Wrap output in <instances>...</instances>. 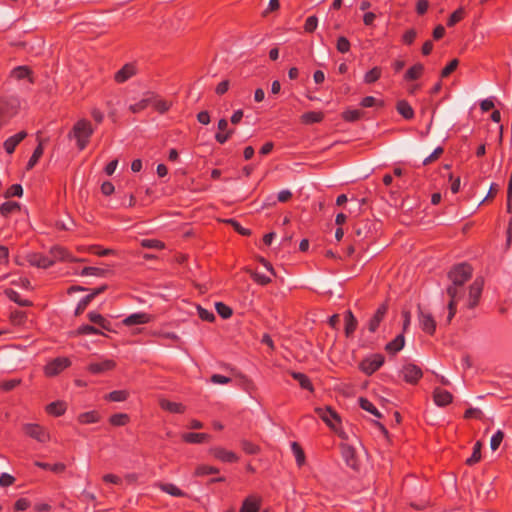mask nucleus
<instances>
[{
  "label": "nucleus",
  "mask_w": 512,
  "mask_h": 512,
  "mask_svg": "<svg viewBox=\"0 0 512 512\" xmlns=\"http://www.w3.org/2000/svg\"><path fill=\"white\" fill-rule=\"evenodd\" d=\"M480 459H481V443L476 442L473 447L472 455L469 458H467L466 464L469 466H472V465L478 463L480 461Z\"/></svg>",
  "instance_id": "obj_50"
},
{
  "label": "nucleus",
  "mask_w": 512,
  "mask_h": 512,
  "mask_svg": "<svg viewBox=\"0 0 512 512\" xmlns=\"http://www.w3.org/2000/svg\"><path fill=\"white\" fill-rule=\"evenodd\" d=\"M137 72L138 69L135 63H127L114 74V80L118 84L125 83L135 76Z\"/></svg>",
  "instance_id": "obj_13"
},
{
  "label": "nucleus",
  "mask_w": 512,
  "mask_h": 512,
  "mask_svg": "<svg viewBox=\"0 0 512 512\" xmlns=\"http://www.w3.org/2000/svg\"><path fill=\"white\" fill-rule=\"evenodd\" d=\"M20 102L16 97L0 99V130L18 113Z\"/></svg>",
  "instance_id": "obj_3"
},
{
  "label": "nucleus",
  "mask_w": 512,
  "mask_h": 512,
  "mask_svg": "<svg viewBox=\"0 0 512 512\" xmlns=\"http://www.w3.org/2000/svg\"><path fill=\"white\" fill-rule=\"evenodd\" d=\"M35 465L41 469L49 470L54 473H62L66 469V466L63 463L49 464V463H45V462L36 461Z\"/></svg>",
  "instance_id": "obj_42"
},
{
  "label": "nucleus",
  "mask_w": 512,
  "mask_h": 512,
  "mask_svg": "<svg viewBox=\"0 0 512 512\" xmlns=\"http://www.w3.org/2000/svg\"><path fill=\"white\" fill-rule=\"evenodd\" d=\"M198 316L201 320L207 322H213L215 320V315L212 311L207 310L201 306H198Z\"/></svg>",
  "instance_id": "obj_60"
},
{
  "label": "nucleus",
  "mask_w": 512,
  "mask_h": 512,
  "mask_svg": "<svg viewBox=\"0 0 512 512\" xmlns=\"http://www.w3.org/2000/svg\"><path fill=\"white\" fill-rule=\"evenodd\" d=\"M504 439V432L502 430H497L491 437V440H490V448L491 450L493 451H496L501 442L503 441Z\"/></svg>",
  "instance_id": "obj_55"
},
{
  "label": "nucleus",
  "mask_w": 512,
  "mask_h": 512,
  "mask_svg": "<svg viewBox=\"0 0 512 512\" xmlns=\"http://www.w3.org/2000/svg\"><path fill=\"white\" fill-rule=\"evenodd\" d=\"M31 503L28 499L26 498H19L15 504H14V510L15 511H25L26 509H28L30 507Z\"/></svg>",
  "instance_id": "obj_64"
},
{
  "label": "nucleus",
  "mask_w": 512,
  "mask_h": 512,
  "mask_svg": "<svg viewBox=\"0 0 512 512\" xmlns=\"http://www.w3.org/2000/svg\"><path fill=\"white\" fill-rule=\"evenodd\" d=\"M359 406H360L363 410H365V411H367V412L371 413V414H372L374 417H376V418H381V417H382V414H381V413H380V411L375 407V405H374L371 401H369L368 399H366V398H363V397L359 398Z\"/></svg>",
  "instance_id": "obj_37"
},
{
  "label": "nucleus",
  "mask_w": 512,
  "mask_h": 512,
  "mask_svg": "<svg viewBox=\"0 0 512 512\" xmlns=\"http://www.w3.org/2000/svg\"><path fill=\"white\" fill-rule=\"evenodd\" d=\"M384 363V357L381 354H374L367 357L360 363V369L367 375L376 372Z\"/></svg>",
  "instance_id": "obj_9"
},
{
  "label": "nucleus",
  "mask_w": 512,
  "mask_h": 512,
  "mask_svg": "<svg viewBox=\"0 0 512 512\" xmlns=\"http://www.w3.org/2000/svg\"><path fill=\"white\" fill-rule=\"evenodd\" d=\"M240 445H241V448L242 450L246 453V454H249V455H254V454H257L259 453L260 451V448L258 445L252 443L251 441L249 440H242L240 442Z\"/></svg>",
  "instance_id": "obj_52"
},
{
  "label": "nucleus",
  "mask_w": 512,
  "mask_h": 512,
  "mask_svg": "<svg viewBox=\"0 0 512 512\" xmlns=\"http://www.w3.org/2000/svg\"><path fill=\"white\" fill-rule=\"evenodd\" d=\"M159 489L174 497H184L185 493L172 483H159Z\"/></svg>",
  "instance_id": "obj_32"
},
{
  "label": "nucleus",
  "mask_w": 512,
  "mask_h": 512,
  "mask_svg": "<svg viewBox=\"0 0 512 512\" xmlns=\"http://www.w3.org/2000/svg\"><path fill=\"white\" fill-rule=\"evenodd\" d=\"M130 421V417L126 413H116L110 416L109 423L113 426H125Z\"/></svg>",
  "instance_id": "obj_41"
},
{
  "label": "nucleus",
  "mask_w": 512,
  "mask_h": 512,
  "mask_svg": "<svg viewBox=\"0 0 512 512\" xmlns=\"http://www.w3.org/2000/svg\"><path fill=\"white\" fill-rule=\"evenodd\" d=\"M209 453L214 458L224 463H235L239 460V457L236 455V453L226 450L220 446L210 448Z\"/></svg>",
  "instance_id": "obj_11"
},
{
  "label": "nucleus",
  "mask_w": 512,
  "mask_h": 512,
  "mask_svg": "<svg viewBox=\"0 0 512 512\" xmlns=\"http://www.w3.org/2000/svg\"><path fill=\"white\" fill-rule=\"evenodd\" d=\"M405 344V338L403 334L397 335L392 341L388 342L385 346V350L388 353L396 354L403 349Z\"/></svg>",
  "instance_id": "obj_25"
},
{
  "label": "nucleus",
  "mask_w": 512,
  "mask_h": 512,
  "mask_svg": "<svg viewBox=\"0 0 512 512\" xmlns=\"http://www.w3.org/2000/svg\"><path fill=\"white\" fill-rule=\"evenodd\" d=\"M26 137L27 133L25 131H20L15 135L7 138L3 143L4 150L8 154H12L15 151L18 144L22 142Z\"/></svg>",
  "instance_id": "obj_18"
},
{
  "label": "nucleus",
  "mask_w": 512,
  "mask_h": 512,
  "mask_svg": "<svg viewBox=\"0 0 512 512\" xmlns=\"http://www.w3.org/2000/svg\"><path fill=\"white\" fill-rule=\"evenodd\" d=\"M93 133L94 129L91 123L86 119H81L74 124L69 136L76 139L77 147L82 151L87 147Z\"/></svg>",
  "instance_id": "obj_2"
},
{
  "label": "nucleus",
  "mask_w": 512,
  "mask_h": 512,
  "mask_svg": "<svg viewBox=\"0 0 512 512\" xmlns=\"http://www.w3.org/2000/svg\"><path fill=\"white\" fill-rule=\"evenodd\" d=\"M382 75V69L378 66L373 67L371 70L367 71L364 75V82L366 84H372L380 79Z\"/></svg>",
  "instance_id": "obj_44"
},
{
  "label": "nucleus",
  "mask_w": 512,
  "mask_h": 512,
  "mask_svg": "<svg viewBox=\"0 0 512 512\" xmlns=\"http://www.w3.org/2000/svg\"><path fill=\"white\" fill-rule=\"evenodd\" d=\"M37 141H38V145L35 148L32 156L30 157V159L27 163V167H26L27 170H31L37 164V162L43 155V152H44L43 140L39 136H37Z\"/></svg>",
  "instance_id": "obj_26"
},
{
  "label": "nucleus",
  "mask_w": 512,
  "mask_h": 512,
  "mask_svg": "<svg viewBox=\"0 0 512 512\" xmlns=\"http://www.w3.org/2000/svg\"><path fill=\"white\" fill-rule=\"evenodd\" d=\"M149 106H151L150 92H146L140 101L129 106V110L132 113H139Z\"/></svg>",
  "instance_id": "obj_30"
},
{
  "label": "nucleus",
  "mask_w": 512,
  "mask_h": 512,
  "mask_svg": "<svg viewBox=\"0 0 512 512\" xmlns=\"http://www.w3.org/2000/svg\"><path fill=\"white\" fill-rule=\"evenodd\" d=\"M364 112L359 109H347L342 113V119L346 122H355L361 119Z\"/></svg>",
  "instance_id": "obj_40"
},
{
  "label": "nucleus",
  "mask_w": 512,
  "mask_h": 512,
  "mask_svg": "<svg viewBox=\"0 0 512 512\" xmlns=\"http://www.w3.org/2000/svg\"><path fill=\"white\" fill-rule=\"evenodd\" d=\"M360 105L364 108H370L373 106L383 107L384 101L378 100V99L374 98L373 96H366L361 100Z\"/></svg>",
  "instance_id": "obj_53"
},
{
  "label": "nucleus",
  "mask_w": 512,
  "mask_h": 512,
  "mask_svg": "<svg viewBox=\"0 0 512 512\" xmlns=\"http://www.w3.org/2000/svg\"><path fill=\"white\" fill-rule=\"evenodd\" d=\"M140 245L147 249L162 250L165 248V243L158 239H142Z\"/></svg>",
  "instance_id": "obj_47"
},
{
  "label": "nucleus",
  "mask_w": 512,
  "mask_h": 512,
  "mask_svg": "<svg viewBox=\"0 0 512 512\" xmlns=\"http://www.w3.org/2000/svg\"><path fill=\"white\" fill-rule=\"evenodd\" d=\"M183 441L190 444H200L209 441L210 435L206 433L189 432L182 435Z\"/></svg>",
  "instance_id": "obj_22"
},
{
  "label": "nucleus",
  "mask_w": 512,
  "mask_h": 512,
  "mask_svg": "<svg viewBox=\"0 0 512 512\" xmlns=\"http://www.w3.org/2000/svg\"><path fill=\"white\" fill-rule=\"evenodd\" d=\"M51 260H54V263L57 261H66V262H84L85 259H77L71 255V253L64 247L54 246L50 249Z\"/></svg>",
  "instance_id": "obj_10"
},
{
  "label": "nucleus",
  "mask_w": 512,
  "mask_h": 512,
  "mask_svg": "<svg viewBox=\"0 0 512 512\" xmlns=\"http://www.w3.org/2000/svg\"><path fill=\"white\" fill-rule=\"evenodd\" d=\"M418 322L423 332L433 335L436 331V321L433 315L418 307Z\"/></svg>",
  "instance_id": "obj_7"
},
{
  "label": "nucleus",
  "mask_w": 512,
  "mask_h": 512,
  "mask_svg": "<svg viewBox=\"0 0 512 512\" xmlns=\"http://www.w3.org/2000/svg\"><path fill=\"white\" fill-rule=\"evenodd\" d=\"M160 407L171 413H184L185 406L182 403L172 402L166 399L160 401Z\"/></svg>",
  "instance_id": "obj_27"
},
{
  "label": "nucleus",
  "mask_w": 512,
  "mask_h": 512,
  "mask_svg": "<svg viewBox=\"0 0 512 512\" xmlns=\"http://www.w3.org/2000/svg\"><path fill=\"white\" fill-rule=\"evenodd\" d=\"M251 278L253 279L254 282L262 286L267 285L271 282L270 277L257 271L251 272Z\"/></svg>",
  "instance_id": "obj_59"
},
{
  "label": "nucleus",
  "mask_w": 512,
  "mask_h": 512,
  "mask_svg": "<svg viewBox=\"0 0 512 512\" xmlns=\"http://www.w3.org/2000/svg\"><path fill=\"white\" fill-rule=\"evenodd\" d=\"M354 233L356 234L359 240H364L368 237L370 233L369 223L368 221H360L354 226Z\"/></svg>",
  "instance_id": "obj_35"
},
{
  "label": "nucleus",
  "mask_w": 512,
  "mask_h": 512,
  "mask_svg": "<svg viewBox=\"0 0 512 512\" xmlns=\"http://www.w3.org/2000/svg\"><path fill=\"white\" fill-rule=\"evenodd\" d=\"M215 308H216L217 313L223 319H228V318H230L232 316V313H233L232 309L228 305H226V304H224L222 302H217L215 304Z\"/></svg>",
  "instance_id": "obj_54"
},
{
  "label": "nucleus",
  "mask_w": 512,
  "mask_h": 512,
  "mask_svg": "<svg viewBox=\"0 0 512 512\" xmlns=\"http://www.w3.org/2000/svg\"><path fill=\"white\" fill-rule=\"evenodd\" d=\"M20 210V205L15 201H6L0 206V214L7 217Z\"/></svg>",
  "instance_id": "obj_36"
},
{
  "label": "nucleus",
  "mask_w": 512,
  "mask_h": 512,
  "mask_svg": "<svg viewBox=\"0 0 512 512\" xmlns=\"http://www.w3.org/2000/svg\"><path fill=\"white\" fill-rule=\"evenodd\" d=\"M21 384V379H10L4 380L0 382V389L2 391L8 392L16 388Z\"/></svg>",
  "instance_id": "obj_58"
},
{
  "label": "nucleus",
  "mask_w": 512,
  "mask_h": 512,
  "mask_svg": "<svg viewBox=\"0 0 512 512\" xmlns=\"http://www.w3.org/2000/svg\"><path fill=\"white\" fill-rule=\"evenodd\" d=\"M5 294L11 301L19 304L22 307H29L32 304L31 301L27 299H22L21 295L13 289H7L5 291Z\"/></svg>",
  "instance_id": "obj_39"
},
{
  "label": "nucleus",
  "mask_w": 512,
  "mask_h": 512,
  "mask_svg": "<svg viewBox=\"0 0 512 512\" xmlns=\"http://www.w3.org/2000/svg\"><path fill=\"white\" fill-rule=\"evenodd\" d=\"M291 450H292L293 455L295 456V460H296L298 467L303 466L305 464L306 458H305V453H304L302 447L300 446V444L297 442H292Z\"/></svg>",
  "instance_id": "obj_38"
},
{
  "label": "nucleus",
  "mask_w": 512,
  "mask_h": 512,
  "mask_svg": "<svg viewBox=\"0 0 512 512\" xmlns=\"http://www.w3.org/2000/svg\"><path fill=\"white\" fill-rule=\"evenodd\" d=\"M78 422L81 424H92L100 420V415L97 411H88L78 415Z\"/></svg>",
  "instance_id": "obj_34"
},
{
  "label": "nucleus",
  "mask_w": 512,
  "mask_h": 512,
  "mask_svg": "<svg viewBox=\"0 0 512 512\" xmlns=\"http://www.w3.org/2000/svg\"><path fill=\"white\" fill-rule=\"evenodd\" d=\"M403 380L409 384H416L423 376L419 366L413 363L405 364L401 369Z\"/></svg>",
  "instance_id": "obj_8"
},
{
  "label": "nucleus",
  "mask_w": 512,
  "mask_h": 512,
  "mask_svg": "<svg viewBox=\"0 0 512 512\" xmlns=\"http://www.w3.org/2000/svg\"><path fill=\"white\" fill-rule=\"evenodd\" d=\"M344 321H345V335L346 337H351L358 325L357 319L355 318L354 314L351 310H347L344 314Z\"/></svg>",
  "instance_id": "obj_21"
},
{
  "label": "nucleus",
  "mask_w": 512,
  "mask_h": 512,
  "mask_svg": "<svg viewBox=\"0 0 512 512\" xmlns=\"http://www.w3.org/2000/svg\"><path fill=\"white\" fill-rule=\"evenodd\" d=\"M217 473H219V469L217 467L206 465V464H201L196 467V469L194 471V476L200 477V476H206V475L217 474Z\"/></svg>",
  "instance_id": "obj_43"
},
{
  "label": "nucleus",
  "mask_w": 512,
  "mask_h": 512,
  "mask_svg": "<svg viewBox=\"0 0 512 512\" xmlns=\"http://www.w3.org/2000/svg\"><path fill=\"white\" fill-rule=\"evenodd\" d=\"M350 46V42L346 37L340 36L337 39L336 48L340 53H347L350 50Z\"/></svg>",
  "instance_id": "obj_62"
},
{
  "label": "nucleus",
  "mask_w": 512,
  "mask_h": 512,
  "mask_svg": "<svg viewBox=\"0 0 512 512\" xmlns=\"http://www.w3.org/2000/svg\"><path fill=\"white\" fill-rule=\"evenodd\" d=\"M151 321V316L144 312H138L133 313L129 316H127L123 320V324L126 326H133V325H139V324H146Z\"/></svg>",
  "instance_id": "obj_20"
},
{
  "label": "nucleus",
  "mask_w": 512,
  "mask_h": 512,
  "mask_svg": "<svg viewBox=\"0 0 512 512\" xmlns=\"http://www.w3.org/2000/svg\"><path fill=\"white\" fill-rule=\"evenodd\" d=\"M473 269L467 263H461L454 266L448 273L451 285L447 288V294L450 297L448 303L447 323L449 324L456 314V305L458 299L463 295V285L471 278Z\"/></svg>",
  "instance_id": "obj_1"
},
{
  "label": "nucleus",
  "mask_w": 512,
  "mask_h": 512,
  "mask_svg": "<svg viewBox=\"0 0 512 512\" xmlns=\"http://www.w3.org/2000/svg\"><path fill=\"white\" fill-rule=\"evenodd\" d=\"M128 396L129 392L126 390H114L106 396V399L112 402H123Z\"/></svg>",
  "instance_id": "obj_48"
},
{
  "label": "nucleus",
  "mask_w": 512,
  "mask_h": 512,
  "mask_svg": "<svg viewBox=\"0 0 512 512\" xmlns=\"http://www.w3.org/2000/svg\"><path fill=\"white\" fill-rule=\"evenodd\" d=\"M424 72V66L421 63L414 64L412 67H410L405 75L404 79L406 81H413L419 79Z\"/></svg>",
  "instance_id": "obj_28"
},
{
  "label": "nucleus",
  "mask_w": 512,
  "mask_h": 512,
  "mask_svg": "<svg viewBox=\"0 0 512 512\" xmlns=\"http://www.w3.org/2000/svg\"><path fill=\"white\" fill-rule=\"evenodd\" d=\"M318 25V18L315 15L309 16L304 24V30L307 33H312L316 30Z\"/></svg>",
  "instance_id": "obj_61"
},
{
  "label": "nucleus",
  "mask_w": 512,
  "mask_h": 512,
  "mask_svg": "<svg viewBox=\"0 0 512 512\" xmlns=\"http://www.w3.org/2000/svg\"><path fill=\"white\" fill-rule=\"evenodd\" d=\"M324 119V114L321 111H310L301 115V122L303 124L319 123Z\"/></svg>",
  "instance_id": "obj_29"
},
{
  "label": "nucleus",
  "mask_w": 512,
  "mask_h": 512,
  "mask_svg": "<svg viewBox=\"0 0 512 512\" xmlns=\"http://www.w3.org/2000/svg\"><path fill=\"white\" fill-rule=\"evenodd\" d=\"M465 16V11L463 8H458L457 10H455L451 15L450 17L448 18V21H447V26L448 27H453L454 25H456L458 22H460L461 20H463Z\"/></svg>",
  "instance_id": "obj_51"
},
{
  "label": "nucleus",
  "mask_w": 512,
  "mask_h": 512,
  "mask_svg": "<svg viewBox=\"0 0 512 512\" xmlns=\"http://www.w3.org/2000/svg\"><path fill=\"white\" fill-rule=\"evenodd\" d=\"M434 403L439 407H445L453 401V395L440 387H436L433 390Z\"/></svg>",
  "instance_id": "obj_17"
},
{
  "label": "nucleus",
  "mask_w": 512,
  "mask_h": 512,
  "mask_svg": "<svg viewBox=\"0 0 512 512\" xmlns=\"http://www.w3.org/2000/svg\"><path fill=\"white\" fill-rule=\"evenodd\" d=\"M459 61L457 59H453L450 61L441 71V77L446 78L448 77L452 72L456 70L458 67Z\"/></svg>",
  "instance_id": "obj_63"
},
{
  "label": "nucleus",
  "mask_w": 512,
  "mask_h": 512,
  "mask_svg": "<svg viewBox=\"0 0 512 512\" xmlns=\"http://www.w3.org/2000/svg\"><path fill=\"white\" fill-rule=\"evenodd\" d=\"M316 414L333 430H337L340 426V416L330 406L315 408Z\"/></svg>",
  "instance_id": "obj_4"
},
{
  "label": "nucleus",
  "mask_w": 512,
  "mask_h": 512,
  "mask_svg": "<svg viewBox=\"0 0 512 512\" xmlns=\"http://www.w3.org/2000/svg\"><path fill=\"white\" fill-rule=\"evenodd\" d=\"M258 511H259V502L252 497L246 498L240 508V512H258Z\"/></svg>",
  "instance_id": "obj_45"
},
{
  "label": "nucleus",
  "mask_w": 512,
  "mask_h": 512,
  "mask_svg": "<svg viewBox=\"0 0 512 512\" xmlns=\"http://www.w3.org/2000/svg\"><path fill=\"white\" fill-rule=\"evenodd\" d=\"M483 280L481 278H476L474 282L469 287V297H468V308L473 309L479 302L482 290H483Z\"/></svg>",
  "instance_id": "obj_12"
},
{
  "label": "nucleus",
  "mask_w": 512,
  "mask_h": 512,
  "mask_svg": "<svg viewBox=\"0 0 512 512\" xmlns=\"http://www.w3.org/2000/svg\"><path fill=\"white\" fill-rule=\"evenodd\" d=\"M116 366L115 361L111 359L101 360L99 362H91L87 370L92 374H102L104 372L113 370Z\"/></svg>",
  "instance_id": "obj_16"
},
{
  "label": "nucleus",
  "mask_w": 512,
  "mask_h": 512,
  "mask_svg": "<svg viewBox=\"0 0 512 512\" xmlns=\"http://www.w3.org/2000/svg\"><path fill=\"white\" fill-rule=\"evenodd\" d=\"M291 376L294 380L298 381L302 389H306L311 392L314 390L311 380L305 374L300 372H291Z\"/></svg>",
  "instance_id": "obj_33"
},
{
  "label": "nucleus",
  "mask_w": 512,
  "mask_h": 512,
  "mask_svg": "<svg viewBox=\"0 0 512 512\" xmlns=\"http://www.w3.org/2000/svg\"><path fill=\"white\" fill-rule=\"evenodd\" d=\"M87 317L92 323L98 325L100 328L106 331H111V323L107 319H105L101 314L95 311H91L87 314Z\"/></svg>",
  "instance_id": "obj_24"
},
{
  "label": "nucleus",
  "mask_w": 512,
  "mask_h": 512,
  "mask_svg": "<svg viewBox=\"0 0 512 512\" xmlns=\"http://www.w3.org/2000/svg\"><path fill=\"white\" fill-rule=\"evenodd\" d=\"M27 261L31 266H35L38 268H49L54 264V260L47 255L42 253H32L27 256Z\"/></svg>",
  "instance_id": "obj_15"
},
{
  "label": "nucleus",
  "mask_w": 512,
  "mask_h": 512,
  "mask_svg": "<svg viewBox=\"0 0 512 512\" xmlns=\"http://www.w3.org/2000/svg\"><path fill=\"white\" fill-rule=\"evenodd\" d=\"M30 74L31 71L27 66H18L11 71V77L16 80L27 78Z\"/></svg>",
  "instance_id": "obj_49"
},
{
  "label": "nucleus",
  "mask_w": 512,
  "mask_h": 512,
  "mask_svg": "<svg viewBox=\"0 0 512 512\" xmlns=\"http://www.w3.org/2000/svg\"><path fill=\"white\" fill-rule=\"evenodd\" d=\"M22 429L27 436L37 440L40 443H46L50 440L48 431L39 424L27 423L23 425Z\"/></svg>",
  "instance_id": "obj_5"
},
{
  "label": "nucleus",
  "mask_w": 512,
  "mask_h": 512,
  "mask_svg": "<svg viewBox=\"0 0 512 512\" xmlns=\"http://www.w3.org/2000/svg\"><path fill=\"white\" fill-rule=\"evenodd\" d=\"M396 110L406 120L414 118V110L406 100H399L396 104Z\"/></svg>",
  "instance_id": "obj_23"
},
{
  "label": "nucleus",
  "mask_w": 512,
  "mask_h": 512,
  "mask_svg": "<svg viewBox=\"0 0 512 512\" xmlns=\"http://www.w3.org/2000/svg\"><path fill=\"white\" fill-rule=\"evenodd\" d=\"M71 365V361L67 357H57L48 362L44 367V373L48 377H53L61 373Z\"/></svg>",
  "instance_id": "obj_6"
},
{
  "label": "nucleus",
  "mask_w": 512,
  "mask_h": 512,
  "mask_svg": "<svg viewBox=\"0 0 512 512\" xmlns=\"http://www.w3.org/2000/svg\"><path fill=\"white\" fill-rule=\"evenodd\" d=\"M23 194V188L20 184L11 185L4 193L5 198L21 197Z\"/></svg>",
  "instance_id": "obj_57"
},
{
  "label": "nucleus",
  "mask_w": 512,
  "mask_h": 512,
  "mask_svg": "<svg viewBox=\"0 0 512 512\" xmlns=\"http://www.w3.org/2000/svg\"><path fill=\"white\" fill-rule=\"evenodd\" d=\"M66 411V404L62 401H56L46 406V412L53 416H61Z\"/></svg>",
  "instance_id": "obj_31"
},
{
  "label": "nucleus",
  "mask_w": 512,
  "mask_h": 512,
  "mask_svg": "<svg viewBox=\"0 0 512 512\" xmlns=\"http://www.w3.org/2000/svg\"><path fill=\"white\" fill-rule=\"evenodd\" d=\"M387 311H388V306L385 303L381 304L377 308V310L375 311L373 316L368 321V330L371 333H375L378 330V328L380 326V323L385 318V315H386Z\"/></svg>",
  "instance_id": "obj_14"
},
{
  "label": "nucleus",
  "mask_w": 512,
  "mask_h": 512,
  "mask_svg": "<svg viewBox=\"0 0 512 512\" xmlns=\"http://www.w3.org/2000/svg\"><path fill=\"white\" fill-rule=\"evenodd\" d=\"M78 335H102L103 333L96 327L91 325H82L77 329Z\"/></svg>",
  "instance_id": "obj_56"
},
{
  "label": "nucleus",
  "mask_w": 512,
  "mask_h": 512,
  "mask_svg": "<svg viewBox=\"0 0 512 512\" xmlns=\"http://www.w3.org/2000/svg\"><path fill=\"white\" fill-rule=\"evenodd\" d=\"M107 272H108V270H107V269L100 268V267H92V266H89V267H84V268L81 270L80 275H81V276H96V277H102V276H104Z\"/></svg>",
  "instance_id": "obj_46"
},
{
  "label": "nucleus",
  "mask_w": 512,
  "mask_h": 512,
  "mask_svg": "<svg viewBox=\"0 0 512 512\" xmlns=\"http://www.w3.org/2000/svg\"><path fill=\"white\" fill-rule=\"evenodd\" d=\"M151 106L160 114L166 113L170 108L172 103L161 98L159 95L154 92H150Z\"/></svg>",
  "instance_id": "obj_19"
}]
</instances>
